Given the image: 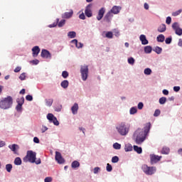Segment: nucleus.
I'll return each mask as SVG.
<instances>
[{"label":"nucleus","instance_id":"f257e3e1","mask_svg":"<svg viewBox=\"0 0 182 182\" xmlns=\"http://www.w3.org/2000/svg\"><path fill=\"white\" fill-rule=\"evenodd\" d=\"M150 129H151V124L148 122L145 124L144 131L141 129H138L137 131H135L133 135L135 143L141 144V143L146 140V136L149 134Z\"/></svg>","mask_w":182,"mask_h":182},{"label":"nucleus","instance_id":"f03ea898","mask_svg":"<svg viewBox=\"0 0 182 182\" xmlns=\"http://www.w3.org/2000/svg\"><path fill=\"white\" fill-rule=\"evenodd\" d=\"M24 163H36V164H41V159L36 161V152L33 151H28L26 156L23 159Z\"/></svg>","mask_w":182,"mask_h":182},{"label":"nucleus","instance_id":"7ed1b4c3","mask_svg":"<svg viewBox=\"0 0 182 182\" xmlns=\"http://www.w3.org/2000/svg\"><path fill=\"white\" fill-rule=\"evenodd\" d=\"M14 99L12 97L8 96L7 97H4L0 100V109H3V110L11 109V107H12Z\"/></svg>","mask_w":182,"mask_h":182},{"label":"nucleus","instance_id":"20e7f679","mask_svg":"<svg viewBox=\"0 0 182 182\" xmlns=\"http://www.w3.org/2000/svg\"><path fill=\"white\" fill-rule=\"evenodd\" d=\"M129 126H127L124 122H122L117 127V130L121 136H126L129 133Z\"/></svg>","mask_w":182,"mask_h":182},{"label":"nucleus","instance_id":"39448f33","mask_svg":"<svg viewBox=\"0 0 182 182\" xmlns=\"http://www.w3.org/2000/svg\"><path fill=\"white\" fill-rule=\"evenodd\" d=\"M142 171L147 176H153V174H154V173H156V168L154 166H149L147 165H143Z\"/></svg>","mask_w":182,"mask_h":182},{"label":"nucleus","instance_id":"423d86ee","mask_svg":"<svg viewBox=\"0 0 182 182\" xmlns=\"http://www.w3.org/2000/svg\"><path fill=\"white\" fill-rule=\"evenodd\" d=\"M80 73H81L82 80L84 81L87 80V77L89 76V66L81 65Z\"/></svg>","mask_w":182,"mask_h":182},{"label":"nucleus","instance_id":"0eeeda50","mask_svg":"<svg viewBox=\"0 0 182 182\" xmlns=\"http://www.w3.org/2000/svg\"><path fill=\"white\" fill-rule=\"evenodd\" d=\"M47 119L50 122V123H53L55 126H59V121H58V118H56V117H55L53 114H48Z\"/></svg>","mask_w":182,"mask_h":182},{"label":"nucleus","instance_id":"6e6552de","mask_svg":"<svg viewBox=\"0 0 182 182\" xmlns=\"http://www.w3.org/2000/svg\"><path fill=\"white\" fill-rule=\"evenodd\" d=\"M172 29L175 31L176 35H178V36H181L182 35V28H180V26L178 25V23L175 22L172 24Z\"/></svg>","mask_w":182,"mask_h":182},{"label":"nucleus","instance_id":"1a4fd4ad","mask_svg":"<svg viewBox=\"0 0 182 182\" xmlns=\"http://www.w3.org/2000/svg\"><path fill=\"white\" fill-rule=\"evenodd\" d=\"M151 164H156V163H159L160 160H161V156L156 155V154H151Z\"/></svg>","mask_w":182,"mask_h":182},{"label":"nucleus","instance_id":"9d476101","mask_svg":"<svg viewBox=\"0 0 182 182\" xmlns=\"http://www.w3.org/2000/svg\"><path fill=\"white\" fill-rule=\"evenodd\" d=\"M55 161L58 164H63L65 163V159L62 157V154L59 151H55Z\"/></svg>","mask_w":182,"mask_h":182},{"label":"nucleus","instance_id":"9b49d317","mask_svg":"<svg viewBox=\"0 0 182 182\" xmlns=\"http://www.w3.org/2000/svg\"><path fill=\"white\" fill-rule=\"evenodd\" d=\"M85 15L87 16V18H92L93 16V14L92 13V4H88L85 7Z\"/></svg>","mask_w":182,"mask_h":182},{"label":"nucleus","instance_id":"f8f14e48","mask_svg":"<svg viewBox=\"0 0 182 182\" xmlns=\"http://www.w3.org/2000/svg\"><path fill=\"white\" fill-rule=\"evenodd\" d=\"M23 102H25V98H23V97L17 100L18 105L16 107L17 112H21V110H22V105H23Z\"/></svg>","mask_w":182,"mask_h":182},{"label":"nucleus","instance_id":"ddd939ff","mask_svg":"<svg viewBox=\"0 0 182 182\" xmlns=\"http://www.w3.org/2000/svg\"><path fill=\"white\" fill-rule=\"evenodd\" d=\"M122 11V6H114L111 10L109 11L110 13L114 15H117V14H120V11Z\"/></svg>","mask_w":182,"mask_h":182},{"label":"nucleus","instance_id":"4468645a","mask_svg":"<svg viewBox=\"0 0 182 182\" xmlns=\"http://www.w3.org/2000/svg\"><path fill=\"white\" fill-rule=\"evenodd\" d=\"M105 12H106V9H105L103 7L99 10L98 15L97 16V21H101L105 15Z\"/></svg>","mask_w":182,"mask_h":182},{"label":"nucleus","instance_id":"2eb2a0df","mask_svg":"<svg viewBox=\"0 0 182 182\" xmlns=\"http://www.w3.org/2000/svg\"><path fill=\"white\" fill-rule=\"evenodd\" d=\"M112 18H113V14L110 11H108L107 14L105 15L104 20L107 23H110V22L112 21Z\"/></svg>","mask_w":182,"mask_h":182},{"label":"nucleus","instance_id":"dca6fc26","mask_svg":"<svg viewBox=\"0 0 182 182\" xmlns=\"http://www.w3.org/2000/svg\"><path fill=\"white\" fill-rule=\"evenodd\" d=\"M73 16V10H70L69 12H65L63 14H62V18L63 19H69V18H72Z\"/></svg>","mask_w":182,"mask_h":182},{"label":"nucleus","instance_id":"f3484780","mask_svg":"<svg viewBox=\"0 0 182 182\" xmlns=\"http://www.w3.org/2000/svg\"><path fill=\"white\" fill-rule=\"evenodd\" d=\"M41 58H45L46 59H48V58H51L50 53L48 50H42L41 51Z\"/></svg>","mask_w":182,"mask_h":182},{"label":"nucleus","instance_id":"a211bd4d","mask_svg":"<svg viewBox=\"0 0 182 182\" xmlns=\"http://www.w3.org/2000/svg\"><path fill=\"white\" fill-rule=\"evenodd\" d=\"M32 52L33 58H36L39 55V52H41V48H39V46H36L32 48Z\"/></svg>","mask_w":182,"mask_h":182},{"label":"nucleus","instance_id":"6ab92c4d","mask_svg":"<svg viewBox=\"0 0 182 182\" xmlns=\"http://www.w3.org/2000/svg\"><path fill=\"white\" fill-rule=\"evenodd\" d=\"M77 110H79V105L77 103H75L71 107V112L73 114H77Z\"/></svg>","mask_w":182,"mask_h":182},{"label":"nucleus","instance_id":"aec40b11","mask_svg":"<svg viewBox=\"0 0 182 182\" xmlns=\"http://www.w3.org/2000/svg\"><path fill=\"white\" fill-rule=\"evenodd\" d=\"M139 39L142 45H147L149 43V41L147 40V38H146V36L143 34L140 36Z\"/></svg>","mask_w":182,"mask_h":182},{"label":"nucleus","instance_id":"412c9836","mask_svg":"<svg viewBox=\"0 0 182 182\" xmlns=\"http://www.w3.org/2000/svg\"><path fill=\"white\" fill-rule=\"evenodd\" d=\"M60 86H61V87H63V89H68V87H69V81H68L67 80H64L60 83Z\"/></svg>","mask_w":182,"mask_h":182},{"label":"nucleus","instance_id":"4be33fe9","mask_svg":"<svg viewBox=\"0 0 182 182\" xmlns=\"http://www.w3.org/2000/svg\"><path fill=\"white\" fill-rule=\"evenodd\" d=\"M134 151H136L138 154H141V153H143V149H141V147H139L136 145L134 146Z\"/></svg>","mask_w":182,"mask_h":182},{"label":"nucleus","instance_id":"5701e85b","mask_svg":"<svg viewBox=\"0 0 182 182\" xmlns=\"http://www.w3.org/2000/svg\"><path fill=\"white\" fill-rule=\"evenodd\" d=\"M72 168H77V167L80 166V163L77 161H74L71 164Z\"/></svg>","mask_w":182,"mask_h":182},{"label":"nucleus","instance_id":"b1692460","mask_svg":"<svg viewBox=\"0 0 182 182\" xmlns=\"http://www.w3.org/2000/svg\"><path fill=\"white\" fill-rule=\"evenodd\" d=\"M161 154H168L170 153V148L164 146L161 151Z\"/></svg>","mask_w":182,"mask_h":182},{"label":"nucleus","instance_id":"393cba45","mask_svg":"<svg viewBox=\"0 0 182 182\" xmlns=\"http://www.w3.org/2000/svg\"><path fill=\"white\" fill-rule=\"evenodd\" d=\"M158 32H160L161 33H162L163 32H166V24H161L158 28Z\"/></svg>","mask_w":182,"mask_h":182},{"label":"nucleus","instance_id":"a878e982","mask_svg":"<svg viewBox=\"0 0 182 182\" xmlns=\"http://www.w3.org/2000/svg\"><path fill=\"white\" fill-rule=\"evenodd\" d=\"M16 147H18V145L15 144L9 146V148L11 149V151H14V154H16Z\"/></svg>","mask_w":182,"mask_h":182},{"label":"nucleus","instance_id":"bb28decb","mask_svg":"<svg viewBox=\"0 0 182 182\" xmlns=\"http://www.w3.org/2000/svg\"><path fill=\"white\" fill-rule=\"evenodd\" d=\"M14 164L16 166H21V164H22V159H21L19 157H16L14 159Z\"/></svg>","mask_w":182,"mask_h":182},{"label":"nucleus","instance_id":"cd10ccee","mask_svg":"<svg viewBox=\"0 0 182 182\" xmlns=\"http://www.w3.org/2000/svg\"><path fill=\"white\" fill-rule=\"evenodd\" d=\"M166 39V37H164V35L160 34L157 36L156 40L157 42H163Z\"/></svg>","mask_w":182,"mask_h":182},{"label":"nucleus","instance_id":"c85d7f7f","mask_svg":"<svg viewBox=\"0 0 182 182\" xmlns=\"http://www.w3.org/2000/svg\"><path fill=\"white\" fill-rule=\"evenodd\" d=\"M124 150L125 151H132L133 150V146L130 144H126Z\"/></svg>","mask_w":182,"mask_h":182},{"label":"nucleus","instance_id":"c756f323","mask_svg":"<svg viewBox=\"0 0 182 182\" xmlns=\"http://www.w3.org/2000/svg\"><path fill=\"white\" fill-rule=\"evenodd\" d=\"M46 106H48L49 107H50V106H52V105H53V99H46Z\"/></svg>","mask_w":182,"mask_h":182},{"label":"nucleus","instance_id":"7c9ffc66","mask_svg":"<svg viewBox=\"0 0 182 182\" xmlns=\"http://www.w3.org/2000/svg\"><path fill=\"white\" fill-rule=\"evenodd\" d=\"M68 38H70V39H73V38H76V32L75 31H70L68 33Z\"/></svg>","mask_w":182,"mask_h":182},{"label":"nucleus","instance_id":"2f4dec72","mask_svg":"<svg viewBox=\"0 0 182 182\" xmlns=\"http://www.w3.org/2000/svg\"><path fill=\"white\" fill-rule=\"evenodd\" d=\"M154 52H156V53H157L158 55H160V53H161V52H163V48L156 46L154 49Z\"/></svg>","mask_w":182,"mask_h":182},{"label":"nucleus","instance_id":"473e14b6","mask_svg":"<svg viewBox=\"0 0 182 182\" xmlns=\"http://www.w3.org/2000/svg\"><path fill=\"white\" fill-rule=\"evenodd\" d=\"M151 50H152V48H151V46H147L144 48L145 53H151Z\"/></svg>","mask_w":182,"mask_h":182},{"label":"nucleus","instance_id":"72a5a7b5","mask_svg":"<svg viewBox=\"0 0 182 182\" xmlns=\"http://www.w3.org/2000/svg\"><path fill=\"white\" fill-rule=\"evenodd\" d=\"M113 148L115 149V150H120V149H122V145L116 142L113 144Z\"/></svg>","mask_w":182,"mask_h":182},{"label":"nucleus","instance_id":"f704fd0d","mask_svg":"<svg viewBox=\"0 0 182 182\" xmlns=\"http://www.w3.org/2000/svg\"><path fill=\"white\" fill-rule=\"evenodd\" d=\"M106 38H107L108 39H112L113 38V33L112 31H108L107 32V33L105 34Z\"/></svg>","mask_w":182,"mask_h":182},{"label":"nucleus","instance_id":"c9c22d12","mask_svg":"<svg viewBox=\"0 0 182 182\" xmlns=\"http://www.w3.org/2000/svg\"><path fill=\"white\" fill-rule=\"evenodd\" d=\"M6 170L8 173H11L12 171V164H9L6 165Z\"/></svg>","mask_w":182,"mask_h":182},{"label":"nucleus","instance_id":"e433bc0d","mask_svg":"<svg viewBox=\"0 0 182 182\" xmlns=\"http://www.w3.org/2000/svg\"><path fill=\"white\" fill-rule=\"evenodd\" d=\"M130 114H136L137 113V108L136 107H133L129 110Z\"/></svg>","mask_w":182,"mask_h":182},{"label":"nucleus","instance_id":"4c0bfd02","mask_svg":"<svg viewBox=\"0 0 182 182\" xmlns=\"http://www.w3.org/2000/svg\"><path fill=\"white\" fill-rule=\"evenodd\" d=\"M167 102V98L166 97H162L159 99L160 105H164Z\"/></svg>","mask_w":182,"mask_h":182},{"label":"nucleus","instance_id":"58836bf2","mask_svg":"<svg viewBox=\"0 0 182 182\" xmlns=\"http://www.w3.org/2000/svg\"><path fill=\"white\" fill-rule=\"evenodd\" d=\"M66 21L65 19L61 20L60 22L57 23L58 28H62L65 23Z\"/></svg>","mask_w":182,"mask_h":182},{"label":"nucleus","instance_id":"ea45409f","mask_svg":"<svg viewBox=\"0 0 182 182\" xmlns=\"http://www.w3.org/2000/svg\"><path fill=\"white\" fill-rule=\"evenodd\" d=\"M20 80H25L26 79V73H23L19 76Z\"/></svg>","mask_w":182,"mask_h":182},{"label":"nucleus","instance_id":"a19ab883","mask_svg":"<svg viewBox=\"0 0 182 182\" xmlns=\"http://www.w3.org/2000/svg\"><path fill=\"white\" fill-rule=\"evenodd\" d=\"M182 9H179L173 13H172V16H178V15H180L181 14Z\"/></svg>","mask_w":182,"mask_h":182},{"label":"nucleus","instance_id":"79ce46f5","mask_svg":"<svg viewBox=\"0 0 182 182\" xmlns=\"http://www.w3.org/2000/svg\"><path fill=\"white\" fill-rule=\"evenodd\" d=\"M58 23H59V18H57V19H56V23H53V24H50V25L48 26V27H49V28H55V27H56V26H58Z\"/></svg>","mask_w":182,"mask_h":182},{"label":"nucleus","instance_id":"37998d69","mask_svg":"<svg viewBox=\"0 0 182 182\" xmlns=\"http://www.w3.org/2000/svg\"><path fill=\"white\" fill-rule=\"evenodd\" d=\"M144 75H151V69L146 68L144 71Z\"/></svg>","mask_w":182,"mask_h":182},{"label":"nucleus","instance_id":"c03bdc74","mask_svg":"<svg viewBox=\"0 0 182 182\" xmlns=\"http://www.w3.org/2000/svg\"><path fill=\"white\" fill-rule=\"evenodd\" d=\"M62 76L64 79H66L69 76V73L68 71H63Z\"/></svg>","mask_w":182,"mask_h":182},{"label":"nucleus","instance_id":"a18cd8bd","mask_svg":"<svg viewBox=\"0 0 182 182\" xmlns=\"http://www.w3.org/2000/svg\"><path fill=\"white\" fill-rule=\"evenodd\" d=\"M26 100H28V102H32V100H33V97L31 95H28L26 96Z\"/></svg>","mask_w":182,"mask_h":182},{"label":"nucleus","instance_id":"49530a36","mask_svg":"<svg viewBox=\"0 0 182 182\" xmlns=\"http://www.w3.org/2000/svg\"><path fill=\"white\" fill-rule=\"evenodd\" d=\"M119 161V156H115L112 158V163H117Z\"/></svg>","mask_w":182,"mask_h":182},{"label":"nucleus","instance_id":"de8ad7c7","mask_svg":"<svg viewBox=\"0 0 182 182\" xmlns=\"http://www.w3.org/2000/svg\"><path fill=\"white\" fill-rule=\"evenodd\" d=\"M160 113H161L160 109H156L154 114V117L160 116Z\"/></svg>","mask_w":182,"mask_h":182},{"label":"nucleus","instance_id":"09e8293b","mask_svg":"<svg viewBox=\"0 0 182 182\" xmlns=\"http://www.w3.org/2000/svg\"><path fill=\"white\" fill-rule=\"evenodd\" d=\"M171 41H172L171 37H168L166 38L165 43H166V45H170V43H171Z\"/></svg>","mask_w":182,"mask_h":182},{"label":"nucleus","instance_id":"8fccbe9b","mask_svg":"<svg viewBox=\"0 0 182 182\" xmlns=\"http://www.w3.org/2000/svg\"><path fill=\"white\" fill-rule=\"evenodd\" d=\"M128 63H129V65H134V58H129L128 59Z\"/></svg>","mask_w":182,"mask_h":182},{"label":"nucleus","instance_id":"3c124183","mask_svg":"<svg viewBox=\"0 0 182 182\" xmlns=\"http://www.w3.org/2000/svg\"><path fill=\"white\" fill-rule=\"evenodd\" d=\"M112 170H113L112 165H110L109 164H107V171L110 172V171H112Z\"/></svg>","mask_w":182,"mask_h":182},{"label":"nucleus","instance_id":"603ef678","mask_svg":"<svg viewBox=\"0 0 182 182\" xmlns=\"http://www.w3.org/2000/svg\"><path fill=\"white\" fill-rule=\"evenodd\" d=\"M166 23H167V25H170V23H171V17L168 16L166 18Z\"/></svg>","mask_w":182,"mask_h":182},{"label":"nucleus","instance_id":"864d4df0","mask_svg":"<svg viewBox=\"0 0 182 182\" xmlns=\"http://www.w3.org/2000/svg\"><path fill=\"white\" fill-rule=\"evenodd\" d=\"M80 19H82V21H85L86 19V16H85V13H82L79 16Z\"/></svg>","mask_w":182,"mask_h":182},{"label":"nucleus","instance_id":"5fc2aeb1","mask_svg":"<svg viewBox=\"0 0 182 182\" xmlns=\"http://www.w3.org/2000/svg\"><path fill=\"white\" fill-rule=\"evenodd\" d=\"M75 46L78 49H80V48H83V43L77 42Z\"/></svg>","mask_w":182,"mask_h":182},{"label":"nucleus","instance_id":"6e6d98bb","mask_svg":"<svg viewBox=\"0 0 182 182\" xmlns=\"http://www.w3.org/2000/svg\"><path fill=\"white\" fill-rule=\"evenodd\" d=\"M100 170V168L99 167H95L94 168V174H97L99 173V171Z\"/></svg>","mask_w":182,"mask_h":182},{"label":"nucleus","instance_id":"4d7b16f0","mask_svg":"<svg viewBox=\"0 0 182 182\" xmlns=\"http://www.w3.org/2000/svg\"><path fill=\"white\" fill-rule=\"evenodd\" d=\"M22 68L21 67H16L15 69H14V72L15 73H18V72H21V70Z\"/></svg>","mask_w":182,"mask_h":182},{"label":"nucleus","instance_id":"13d9d810","mask_svg":"<svg viewBox=\"0 0 182 182\" xmlns=\"http://www.w3.org/2000/svg\"><path fill=\"white\" fill-rule=\"evenodd\" d=\"M52 181V178L51 177H46L44 179V182H51Z\"/></svg>","mask_w":182,"mask_h":182},{"label":"nucleus","instance_id":"bf43d9fd","mask_svg":"<svg viewBox=\"0 0 182 182\" xmlns=\"http://www.w3.org/2000/svg\"><path fill=\"white\" fill-rule=\"evenodd\" d=\"M143 106H144L143 102H139V103L138 104V109H139V110H141V109H143Z\"/></svg>","mask_w":182,"mask_h":182},{"label":"nucleus","instance_id":"052dcab7","mask_svg":"<svg viewBox=\"0 0 182 182\" xmlns=\"http://www.w3.org/2000/svg\"><path fill=\"white\" fill-rule=\"evenodd\" d=\"M173 90L174 92H180V87L178 86L173 87Z\"/></svg>","mask_w":182,"mask_h":182},{"label":"nucleus","instance_id":"680f3d73","mask_svg":"<svg viewBox=\"0 0 182 182\" xmlns=\"http://www.w3.org/2000/svg\"><path fill=\"white\" fill-rule=\"evenodd\" d=\"M31 63H33V65H38L39 63L38 60H33L31 61Z\"/></svg>","mask_w":182,"mask_h":182},{"label":"nucleus","instance_id":"e2e57ef3","mask_svg":"<svg viewBox=\"0 0 182 182\" xmlns=\"http://www.w3.org/2000/svg\"><path fill=\"white\" fill-rule=\"evenodd\" d=\"M33 141H34V143L38 144V143H39V138L35 136V137L33 138Z\"/></svg>","mask_w":182,"mask_h":182},{"label":"nucleus","instance_id":"0e129e2a","mask_svg":"<svg viewBox=\"0 0 182 182\" xmlns=\"http://www.w3.org/2000/svg\"><path fill=\"white\" fill-rule=\"evenodd\" d=\"M162 93H163V95H165V96H167V95H168V90H164L162 91Z\"/></svg>","mask_w":182,"mask_h":182},{"label":"nucleus","instance_id":"69168bd1","mask_svg":"<svg viewBox=\"0 0 182 182\" xmlns=\"http://www.w3.org/2000/svg\"><path fill=\"white\" fill-rule=\"evenodd\" d=\"M71 43H74V45H77V39H74L71 41Z\"/></svg>","mask_w":182,"mask_h":182},{"label":"nucleus","instance_id":"338daca9","mask_svg":"<svg viewBox=\"0 0 182 182\" xmlns=\"http://www.w3.org/2000/svg\"><path fill=\"white\" fill-rule=\"evenodd\" d=\"M178 45V46H182V40L181 39H179Z\"/></svg>","mask_w":182,"mask_h":182},{"label":"nucleus","instance_id":"774afa93","mask_svg":"<svg viewBox=\"0 0 182 182\" xmlns=\"http://www.w3.org/2000/svg\"><path fill=\"white\" fill-rule=\"evenodd\" d=\"M178 154L182 156V149H178Z\"/></svg>","mask_w":182,"mask_h":182}]
</instances>
